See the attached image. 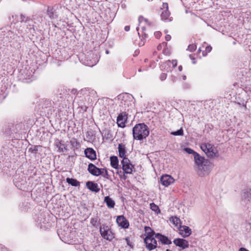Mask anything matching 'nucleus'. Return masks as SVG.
Here are the masks:
<instances>
[{"label": "nucleus", "mask_w": 251, "mask_h": 251, "mask_svg": "<svg viewBox=\"0 0 251 251\" xmlns=\"http://www.w3.org/2000/svg\"><path fill=\"white\" fill-rule=\"evenodd\" d=\"M149 133V128L144 123L137 124L132 128L133 137L135 140L141 141L146 139Z\"/></svg>", "instance_id": "nucleus-1"}, {"label": "nucleus", "mask_w": 251, "mask_h": 251, "mask_svg": "<svg viewBox=\"0 0 251 251\" xmlns=\"http://www.w3.org/2000/svg\"><path fill=\"white\" fill-rule=\"evenodd\" d=\"M201 149L210 158H214L219 156V153L217 150L214 148L212 145L209 143H203L201 146Z\"/></svg>", "instance_id": "nucleus-2"}, {"label": "nucleus", "mask_w": 251, "mask_h": 251, "mask_svg": "<svg viewBox=\"0 0 251 251\" xmlns=\"http://www.w3.org/2000/svg\"><path fill=\"white\" fill-rule=\"evenodd\" d=\"M101 236L105 239L111 241L114 238V234L109 227L105 225H102L100 228Z\"/></svg>", "instance_id": "nucleus-3"}, {"label": "nucleus", "mask_w": 251, "mask_h": 251, "mask_svg": "<svg viewBox=\"0 0 251 251\" xmlns=\"http://www.w3.org/2000/svg\"><path fill=\"white\" fill-rule=\"evenodd\" d=\"M121 164L122 165V169L125 174H132L134 166L130 163L128 158L124 157L121 161Z\"/></svg>", "instance_id": "nucleus-4"}, {"label": "nucleus", "mask_w": 251, "mask_h": 251, "mask_svg": "<svg viewBox=\"0 0 251 251\" xmlns=\"http://www.w3.org/2000/svg\"><path fill=\"white\" fill-rule=\"evenodd\" d=\"M156 237H145L144 242L146 244V248L150 251L153 250L157 247V241Z\"/></svg>", "instance_id": "nucleus-5"}, {"label": "nucleus", "mask_w": 251, "mask_h": 251, "mask_svg": "<svg viewBox=\"0 0 251 251\" xmlns=\"http://www.w3.org/2000/svg\"><path fill=\"white\" fill-rule=\"evenodd\" d=\"M127 120V116L126 112L121 113L117 117V123L119 127L124 128L126 126V123Z\"/></svg>", "instance_id": "nucleus-6"}, {"label": "nucleus", "mask_w": 251, "mask_h": 251, "mask_svg": "<svg viewBox=\"0 0 251 251\" xmlns=\"http://www.w3.org/2000/svg\"><path fill=\"white\" fill-rule=\"evenodd\" d=\"M173 243L176 246L180 247L182 249L188 248L189 246L188 242L186 240L182 238L176 239L173 241Z\"/></svg>", "instance_id": "nucleus-7"}, {"label": "nucleus", "mask_w": 251, "mask_h": 251, "mask_svg": "<svg viewBox=\"0 0 251 251\" xmlns=\"http://www.w3.org/2000/svg\"><path fill=\"white\" fill-rule=\"evenodd\" d=\"M174 182V179L170 175H163L160 178L161 183L166 187L169 186Z\"/></svg>", "instance_id": "nucleus-8"}, {"label": "nucleus", "mask_w": 251, "mask_h": 251, "mask_svg": "<svg viewBox=\"0 0 251 251\" xmlns=\"http://www.w3.org/2000/svg\"><path fill=\"white\" fill-rule=\"evenodd\" d=\"M101 168H97L92 163H90L88 167V171L93 176H99L101 174Z\"/></svg>", "instance_id": "nucleus-9"}, {"label": "nucleus", "mask_w": 251, "mask_h": 251, "mask_svg": "<svg viewBox=\"0 0 251 251\" xmlns=\"http://www.w3.org/2000/svg\"><path fill=\"white\" fill-rule=\"evenodd\" d=\"M116 222L119 225L123 228H127L129 226V223L124 216H119L116 219Z\"/></svg>", "instance_id": "nucleus-10"}, {"label": "nucleus", "mask_w": 251, "mask_h": 251, "mask_svg": "<svg viewBox=\"0 0 251 251\" xmlns=\"http://www.w3.org/2000/svg\"><path fill=\"white\" fill-rule=\"evenodd\" d=\"M179 231L181 236L184 238L188 237L192 233L191 228L185 226H180Z\"/></svg>", "instance_id": "nucleus-11"}, {"label": "nucleus", "mask_w": 251, "mask_h": 251, "mask_svg": "<svg viewBox=\"0 0 251 251\" xmlns=\"http://www.w3.org/2000/svg\"><path fill=\"white\" fill-rule=\"evenodd\" d=\"M84 153L86 157L93 160L96 159L95 151L92 148H87L84 151Z\"/></svg>", "instance_id": "nucleus-12"}, {"label": "nucleus", "mask_w": 251, "mask_h": 251, "mask_svg": "<svg viewBox=\"0 0 251 251\" xmlns=\"http://www.w3.org/2000/svg\"><path fill=\"white\" fill-rule=\"evenodd\" d=\"M86 186L88 189L92 192L98 193L100 190L98 184L93 181H88L86 183Z\"/></svg>", "instance_id": "nucleus-13"}, {"label": "nucleus", "mask_w": 251, "mask_h": 251, "mask_svg": "<svg viewBox=\"0 0 251 251\" xmlns=\"http://www.w3.org/2000/svg\"><path fill=\"white\" fill-rule=\"evenodd\" d=\"M155 237L158 239L163 245H170L172 244L171 241L169 240L167 237L160 233H157L155 235Z\"/></svg>", "instance_id": "nucleus-14"}, {"label": "nucleus", "mask_w": 251, "mask_h": 251, "mask_svg": "<svg viewBox=\"0 0 251 251\" xmlns=\"http://www.w3.org/2000/svg\"><path fill=\"white\" fill-rule=\"evenodd\" d=\"M118 151L119 153V157L121 158L126 157V148L125 145L121 143L118 145Z\"/></svg>", "instance_id": "nucleus-15"}, {"label": "nucleus", "mask_w": 251, "mask_h": 251, "mask_svg": "<svg viewBox=\"0 0 251 251\" xmlns=\"http://www.w3.org/2000/svg\"><path fill=\"white\" fill-rule=\"evenodd\" d=\"M47 14L50 17V18L51 20H54L57 19L58 17V15L55 10L52 7H48L47 10Z\"/></svg>", "instance_id": "nucleus-16"}, {"label": "nucleus", "mask_w": 251, "mask_h": 251, "mask_svg": "<svg viewBox=\"0 0 251 251\" xmlns=\"http://www.w3.org/2000/svg\"><path fill=\"white\" fill-rule=\"evenodd\" d=\"M104 202L106 203L107 206L109 208H113L114 207L115 202L109 196H106L104 199Z\"/></svg>", "instance_id": "nucleus-17"}, {"label": "nucleus", "mask_w": 251, "mask_h": 251, "mask_svg": "<svg viewBox=\"0 0 251 251\" xmlns=\"http://www.w3.org/2000/svg\"><path fill=\"white\" fill-rule=\"evenodd\" d=\"M194 158L196 164L198 166L202 165L203 163L204 162V157L200 156V155L198 154L197 152L195 153Z\"/></svg>", "instance_id": "nucleus-18"}, {"label": "nucleus", "mask_w": 251, "mask_h": 251, "mask_svg": "<svg viewBox=\"0 0 251 251\" xmlns=\"http://www.w3.org/2000/svg\"><path fill=\"white\" fill-rule=\"evenodd\" d=\"M110 164L111 166L115 169H118L119 168V160L118 158L116 156H112L110 157Z\"/></svg>", "instance_id": "nucleus-19"}, {"label": "nucleus", "mask_w": 251, "mask_h": 251, "mask_svg": "<svg viewBox=\"0 0 251 251\" xmlns=\"http://www.w3.org/2000/svg\"><path fill=\"white\" fill-rule=\"evenodd\" d=\"M145 231L146 234V237H155V232L149 226L145 227Z\"/></svg>", "instance_id": "nucleus-20"}, {"label": "nucleus", "mask_w": 251, "mask_h": 251, "mask_svg": "<svg viewBox=\"0 0 251 251\" xmlns=\"http://www.w3.org/2000/svg\"><path fill=\"white\" fill-rule=\"evenodd\" d=\"M201 167L203 172L202 173V174H200V176H202L205 175H207L211 171L210 167L208 165H206V164L201 165Z\"/></svg>", "instance_id": "nucleus-21"}, {"label": "nucleus", "mask_w": 251, "mask_h": 251, "mask_svg": "<svg viewBox=\"0 0 251 251\" xmlns=\"http://www.w3.org/2000/svg\"><path fill=\"white\" fill-rule=\"evenodd\" d=\"M66 182L73 186H79L80 185L79 182L75 179L68 177L66 178Z\"/></svg>", "instance_id": "nucleus-22"}, {"label": "nucleus", "mask_w": 251, "mask_h": 251, "mask_svg": "<svg viewBox=\"0 0 251 251\" xmlns=\"http://www.w3.org/2000/svg\"><path fill=\"white\" fill-rule=\"evenodd\" d=\"M98 61L97 60V58L96 59L93 58V59H88L84 61V63L86 66H90V67H93L97 63Z\"/></svg>", "instance_id": "nucleus-23"}, {"label": "nucleus", "mask_w": 251, "mask_h": 251, "mask_svg": "<svg viewBox=\"0 0 251 251\" xmlns=\"http://www.w3.org/2000/svg\"><path fill=\"white\" fill-rule=\"evenodd\" d=\"M56 146L58 148V151L60 152H63L67 150L66 146L62 144L61 141L56 143Z\"/></svg>", "instance_id": "nucleus-24"}, {"label": "nucleus", "mask_w": 251, "mask_h": 251, "mask_svg": "<svg viewBox=\"0 0 251 251\" xmlns=\"http://www.w3.org/2000/svg\"><path fill=\"white\" fill-rule=\"evenodd\" d=\"M170 13L168 10L165 9L161 13V19L163 20H167L169 16H170Z\"/></svg>", "instance_id": "nucleus-25"}, {"label": "nucleus", "mask_w": 251, "mask_h": 251, "mask_svg": "<svg viewBox=\"0 0 251 251\" xmlns=\"http://www.w3.org/2000/svg\"><path fill=\"white\" fill-rule=\"evenodd\" d=\"M27 32L33 35L35 33V29L34 28V25L31 24H29L27 25Z\"/></svg>", "instance_id": "nucleus-26"}, {"label": "nucleus", "mask_w": 251, "mask_h": 251, "mask_svg": "<svg viewBox=\"0 0 251 251\" xmlns=\"http://www.w3.org/2000/svg\"><path fill=\"white\" fill-rule=\"evenodd\" d=\"M150 208L156 213H158L160 211L158 206L154 203H151L150 204Z\"/></svg>", "instance_id": "nucleus-27"}, {"label": "nucleus", "mask_w": 251, "mask_h": 251, "mask_svg": "<svg viewBox=\"0 0 251 251\" xmlns=\"http://www.w3.org/2000/svg\"><path fill=\"white\" fill-rule=\"evenodd\" d=\"M101 175L105 178L109 179L110 178V176L109 175L107 170L105 168H101Z\"/></svg>", "instance_id": "nucleus-28"}, {"label": "nucleus", "mask_w": 251, "mask_h": 251, "mask_svg": "<svg viewBox=\"0 0 251 251\" xmlns=\"http://www.w3.org/2000/svg\"><path fill=\"white\" fill-rule=\"evenodd\" d=\"M171 134L175 136H182L183 135V130L181 128L176 131L172 132Z\"/></svg>", "instance_id": "nucleus-29"}, {"label": "nucleus", "mask_w": 251, "mask_h": 251, "mask_svg": "<svg viewBox=\"0 0 251 251\" xmlns=\"http://www.w3.org/2000/svg\"><path fill=\"white\" fill-rule=\"evenodd\" d=\"M170 221L176 226H177L180 222V219L176 217H172L171 219H170Z\"/></svg>", "instance_id": "nucleus-30"}, {"label": "nucleus", "mask_w": 251, "mask_h": 251, "mask_svg": "<svg viewBox=\"0 0 251 251\" xmlns=\"http://www.w3.org/2000/svg\"><path fill=\"white\" fill-rule=\"evenodd\" d=\"M20 21L22 23V22L27 23V22H30V20L28 17H26L24 15L21 14L20 16Z\"/></svg>", "instance_id": "nucleus-31"}, {"label": "nucleus", "mask_w": 251, "mask_h": 251, "mask_svg": "<svg viewBox=\"0 0 251 251\" xmlns=\"http://www.w3.org/2000/svg\"><path fill=\"white\" fill-rule=\"evenodd\" d=\"M20 21L22 23V22L27 23V22H30V20L28 17H26L24 15L21 14L20 16Z\"/></svg>", "instance_id": "nucleus-32"}, {"label": "nucleus", "mask_w": 251, "mask_h": 251, "mask_svg": "<svg viewBox=\"0 0 251 251\" xmlns=\"http://www.w3.org/2000/svg\"><path fill=\"white\" fill-rule=\"evenodd\" d=\"M168 65H172L173 68H175L177 65V61L176 60H173L172 61L169 60L166 63Z\"/></svg>", "instance_id": "nucleus-33"}, {"label": "nucleus", "mask_w": 251, "mask_h": 251, "mask_svg": "<svg viewBox=\"0 0 251 251\" xmlns=\"http://www.w3.org/2000/svg\"><path fill=\"white\" fill-rule=\"evenodd\" d=\"M184 150L188 154H193L194 156L195 153H197L193 150L189 148H185Z\"/></svg>", "instance_id": "nucleus-34"}, {"label": "nucleus", "mask_w": 251, "mask_h": 251, "mask_svg": "<svg viewBox=\"0 0 251 251\" xmlns=\"http://www.w3.org/2000/svg\"><path fill=\"white\" fill-rule=\"evenodd\" d=\"M70 142L71 145L74 147L77 148L79 146V143L75 139L72 140Z\"/></svg>", "instance_id": "nucleus-35"}, {"label": "nucleus", "mask_w": 251, "mask_h": 251, "mask_svg": "<svg viewBox=\"0 0 251 251\" xmlns=\"http://www.w3.org/2000/svg\"><path fill=\"white\" fill-rule=\"evenodd\" d=\"M98 222V218H91L90 223L91 224L94 226H97V224Z\"/></svg>", "instance_id": "nucleus-36"}, {"label": "nucleus", "mask_w": 251, "mask_h": 251, "mask_svg": "<svg viewBox=\"0 0 251 251\" xmlns=\"http://www.w3.org/2000/svg\"><path fill=\"white\" fill-rule=\"evenodd\" d=\"M197 47L195 45H190L188 47L187 50L190 51H193L196 50Z\"/></svg>", "instance_id": "nucleus-37"}, {"label": "nucleus", "mask_w": 251, "mask_h": 251, "mask_svg": "<svg viewBox=\"0 0 251 251\" xmlns=\"http://www.w3.org/2000/svg\"><path fill=\"white\" fill-rule=\"evenodd\" d=\"M167 74L166 73H162L161 74L160 76V78L161 80H164L167 78Z\"/></svg>", "instance_id": "nucleus-38"}, {"label": "nucleus", "mask_w": 251, "mask_h": 251, "mask_svg": "<svg viewBox=\"0 0 251 251\" xmlns=\"http://www.w3.org/2000/svg\"><path fill=\"white\" fill-rule=\"evenodd\" d=\"M162 9H167L168 10V4L167 3H163L162 4Z\"/></svg>", "instance_id": "nucleus-39"}, {"label": "nucleus", "mask_w": 251, "mask_h": 251, "mask_svg": "<svg viewBox=\"0 0 251 251\" xmlns=\"http://www.w3.org/2000/svg\"><path fill=\"white\" fill-rule=\"evenodd\" d=\"M161 35V33L159 31H157L154 33V35L157 38H159L160 37Z\"/></svg>", "instance_id": "nucleus-40"}, {"label": "nucleus", "mask_w": 251, "mask_h": 251, "mask_svg": "<svg viewBox=\"0 0 251 251\" xmlns=\"http://www.w3.org/2000/svg\"><path fill=\"white\" fill-rule=\"evenodd\" d=\"M212 50V47L210 46H207L205 49V51L207 52H210Z\"/></svg>", "instance_id": "nucleus-41"}, {"label": "nucleus", "mask_w": 251, "mask_h": 251, "mask_svg": "<svg viewBox=\"0 0 251 251\" xmlns=\"http://www.w3.org/2000/svg\"><path fill=\"white\" fill-rule=\"evenodd\" d=\"M171 36L170 35L167 34L166 35V36H165L166 40H167V41H169L171 40Z\"/></svg>", "instance_id": "nucleus-42"}, {"label": "nucleus", "mask_w": 251, "mask_h": 251, "mask_svg": "<svg viewBox=\"0 0 251 251\" xmlns=\"http://www.w3.org/2000/svg\"><path fill=\"white\" fill-rule=\"evenodd\" d=\"M171 79L173 82H175L176 81V77L175 76L172 75Z\"/></svg>", "instance_id": "nucleus-43"}, {"label": "nucleus", "mask_w": 251, "mask_h": 251, "mask_svg": "<svg viewBox=\"0 0 251 251\" xmlns=\"http://www.w3.org/2000/svg\"><path fill=\"white\" fill-rule=\"evenodd\" d=\"M146 28L144 26H143L142 27V31L143 33L144 34L145 37H147V34H146L145 33H144V31L145 30Z\"/></svg>", "instance_id": "nucleus-44"}, {"label": "nucleus", "mask_w": 251, "mask_h": 251, "mask_svg": "<svg viewBox=\"0 0 251 251\" xmlns=\"http://www.w3.org/2000/svg\"><path fill=\"white\" fill-rule=\"evenodd\" d=\"M77 93V90L76 89H73L71 90V93L75 95Z\"/></svg>", "instance_id": "nucleus-45"}, {"label": "nucleus", "mask_w": 251, "mask_h": 251, "mask_svg": "<svg viewBox=\"0 0 251 251\" xmlns=\"http://www.w3.org/2000/svg\"><path fill=\"white\" fill-rule=\"evenodd\" d=\"M130 29V26H126L125 27V30L126 31H128Z\"/></svg>", "instance_id": "nucleus-46"}, {"label": "nucleus", "mask_w": 251, "mask_h": 251, "mask_svg": "<svg viewBox=\"0 0 251 251\" xmlns=\"http://www.w3.org/2000/svg\"><path fill=\"white\" fill-rule=\"evenodd\" d=\"M239 251H249L248 250H247L246 249L244 248H241L239 250Z\"/></svg>", "instance_id": "nucleus-47"}, {"label": "nucleus", "mask_w": 251, "mask_h": 251, "mask_svg": "<svg viewBox=\"0 0 251 251\" xmlns=\"http://www.w3.org/2000/svg\"><path fill=\"white\" fill-rule=\"evenodd\" d=\"M143 20H144V18L143 17L140 16L139 17L138 20L140 23L141 22V21H142Z\"/></svg>", "instance_id": "nucleus-48"}, {"label": "nucleus", "mask_w": 251, "mask_h": 251, "mask_svg": "<svg viewBox=\"0 0 251 251\" xmlns=\"http://www.w3.org/2000/svg\"><path fill=\"white\" fill-rule=\"evenodd\" d=\"M126 241L127 245H129V246H131V244L129 243V240L128 238H126Z\"/></svg>", "instance_id": "nucleus-49"}, {"label": "nucleus", "mask_w": 251, "mask_h": 251, "mask_svg": "<svg viewBox=\"0 0 251 251\" xmlns=\"http://www.w3.org/2000/svg\"><path fill=\"white\" fill-rule=\"evenodd\" d=\"M178 69L179 71H180H180H182V66H181V65H180V66H179L178 67Z\"/></svg>", "instance_id": "nucleus-50"}, {"label": "nucleus", "mask_w": 251, "mask_h": 251, "mask_svg": "<svg viewBox=\"0 0 251 251\" xmlns=\"http://www.w3.org/2000/svg\"><path fill=\"white\" fill-rule=\"evenodd\" d=\"M190 58L192 60H194V58L192 55H190Z\"/></svg>", "instance_id": "nucleus-51"}, {"label": "nucleus", "mask_w": 251, "mask_h": 251, "mask_svg": "<svg viewBox=\"0 0 251 251\" xmlns=\"http://www.w3.org/2000/svg\"><path fill=\"white\" fill-rule=\"evenodd\" d=\"M186 76H185V75H183V76H182V78H183V80H185V79H186Z\"/></svg>", "instance_id": "nucleus-52"}, {"label": "nucleus", "mask_w": 251, "mask_h": 251, "mask_svg": "<svg viewBox=\"0 0 251 251\" xmlns=\"http://www.w3.org/2000/svg\"><path fill=\"white\" fill-rule=\"evenodd\" d=\"M145 22L146 23H148V21L147 19H145Z\"/></svg>", "instance_id": "nucleus-53"}, {"label": "nucleus", "mask_w": 251, "mask_h": 251, "mask_svg": "<svg viewBox=\"0 0 251 251\" xmlns=\"http://www.w3.org/2000/svg\"><path fill=\"white\" fill-rule=\"evenodd\" d=\"M160 47H161L160 45H159V46H158V47H157L158 49H160Z\"/></svg>", "instance_id": "nucleus-54"}, {"label": "nucleus", "mask_w": 251, "mask_h": 251, "mask_svg": "<svg viewBox=\"0 0 251 251\" xmlns=\"http://www.w3.org/2000/svg\"><path fill=\"white\" fill-rule=\"evenodd\" d=\"M141 71H142L141 69H138V72H141Z\"/></svg>", "instance_id": "nucleus-55"}, {"label": "nucleus", "mask_w": 251, "mask_h": 251, "mask_svg": "<svg viewBox=\"0 0 251 251\" xmlns=\"http://www.w3.org/2000/svg\"><path fill=\"white\" fill-rule=\"evenodd\" d=\"M136 30H137V31H138V30H139V27H137L136 28Z\"/></svg>", "instance_id": "nucleus-56"}, {"label": "nucleus", "mask_w": 251, "mask_h": 251, "mask_svg": "<svg viewBox=\"0 0 251 251\" xmlns=\"http://www.w3.org/2000/svg\"><path fill=\"white\" fill-rule=\"evenodd\" d=\"M166 251H171V250H170L169 249H167Z\"/></svg>", "instance_id": "nucleus-57"}, {"label": "nucleus", "mask_w": 251, "mask_h": 251, "mask_svg": "<svg viewBox=\"0 0 251 251\" xmlns=\"http://www.w3.org/2000/svg\"><path fill=\"white\" fill-rule=\"evenodd\" d=\"M90 55H92V57H93L94 56V55L93 54H90Z\"/></svg>", "instance_id": "nucleus-58"}, {"label": "nucleus", "mask_w": 251, "mask_h": 251, "mask_svg": "<svg viewBox=\"0 0 251 251\" xmlns=\"http://www.w3.org/2000/svg\"><path fill=\"white\" fill-rule=\"evenodd\" d=\"M147 60H148V59H145V62H147Z\"/></svg>", "instance_id": "nucleus-59"}, {"label": "nucleus", "mask_w": 251, "mask_h": 251, "mask_svg": "<svg viewBox=\"0 0 251 251\" xmlns=\"http://www.w3.org/2000/svg\"><path fill=\"white\" fill-rule=\"evenodd\" d=\"M106 53H108V50H106Z\"/></svg>", "instance_id": "nucleus-60"}, {"label": "nucleus", "mask_w": 251, "mask_h": 251, "mask_svg": "<svg viewBox=\"0 0 251 251\" xmlns=\"http://www.w3.org/2000/svg\"><path fill=\"white\" fill-rule=\"evenodd\" d=\"M193 63L194 64H195V62L194 61H193Z\"/></svg>", "instance_id": "nucleus-61"}, {"label": "nucleus", "mask_w": 251, "mask_h": 251, "mask_svg": "<svg viewBox=\"0 0 251 251\" xmlns=\"http://www.w3.org/2000/svg\"><path fill=\"white\" fill-rule=\"evenodd\" d=\"M124 179H126V176L124 177Z\"/></svg>", "instance_id": "nucleus-62"}]
</instances>
